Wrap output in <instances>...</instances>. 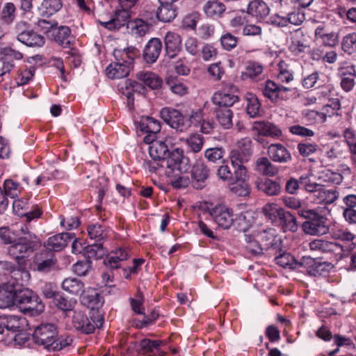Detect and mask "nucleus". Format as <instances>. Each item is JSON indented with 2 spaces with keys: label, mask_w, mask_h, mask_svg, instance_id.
Segmentation results:
<instances>
[{
  "label": "nucleus",
  "mask_w": 356,
  "mask_h": 356,
  "mask_svg": "<svg viewBox=\"0 0 356 356\" xmlns=\"http://www.w3.org/2000/svg\"><path fill=\"white\" fill-rule=\"evenodd\" d=\"M191 174L193 187L195 189H202L206 186L210 175V170L202 159H197L192 167Z\"/></svg>",
  "instance_id": "obj_5"
},
{
  "label": "nucleus",
  "mask_w": 356,
  "mask_h": 356,
  "mask_svg": "<svg viewBox=\"0 0 356 356\" xmlns=\"http://www.w3.org/2000/svg\"><path fill=\"white\" fill-rule=\"evenodd\" d=\"M160 117L172 128L182 130L184 124V117L178 110L170 107L163 108L160 111Z\"/></svg>",
  "instance_id": "obj_11"
},
{
  "label": "nucleus",
  "mask_w": 356,
  "mask_h": 356,
  "mask_svg": "<svg viewBox=\"0 0 356 356\" xmlns=\"http://www.w3.org/2000/svg\"><path fill=\"white\" fill-rule=\"evenodd\" d=\"M20 42L31 47H42L45 42L44 36L37 33L33 30H30L23 37H21Z\"/></svg>",
  "instance_id": "obj_39"
},
{
  "label": "nucleus",
  "mask_w": 356,
  "mask_h": 356,
  "mask_svg": "<svg viewBox=\"0 0 356 356\" xmlns=\"http://www.w3.org/2000/svg\"><path fill=\"white\" fill-rule=\"evenodd\" d=\"M15 232L17 233V241H18L15 245H36L41 243L36 235L30 232L28 226L25 224H16Z\"/></svg>",
  "instance_id": "obj_15"
},
{
  "label": "nucleus",
  "mask_w": 356,
  "mask_h": 356,
  "mask_svg": "<svg viewBox=\"0 0 356 356\" xmlns=\"http://www.w3.org/2000/svg\"><path fill=\"white\" fill-rule=\"evenodd\" d=\"M34 262L38 271L48 273L56 269L57 259L52 250H44L35 255Z\"/></svg>",
  "instance_id": "obj_8"
},
{
  "label": "nucleus",
  "mask_w": 356,
  "mask_h": 356,
  "mask_svg": "<svg viewBox=\"0 0 356 356\" xmlns=\"http://www.w3.org/2000/svg\"><path fill=\"white\" fill-rule=\"evenodd\" d=\"M161 343V341H152L148 339H144L140 341L139 347L140 352L142 353H148L154 351V349L158 350Z\"/></svg>",
  "instance_id": "obj_59"
},
{
  "label": "nucleus",
  "mask_w": 356,
  "mask_h": 356,
  "mask_svg": "<svg viewBox=\"0 0 356 356\" xmlns=\"http://www.w3.org/2000/svg\"><path fill=\"white\" fill-rule=\"evenodd\" d=\"M169 152L167 145L161 141L154 142L149 147V154L150 157L154 161H161L165 159V155Z\"/></svg>",
  "instance_id": "obj_36"
},
{
  "label": "nucleus",
  "mask_w": 356,
  "mask_h": 356,
  "mask_svg": "<svg viewBox=\"0 0 356 356\" xmlns=\"http://www.w3.org/2000/svg\"><path fill=\"white\" fill-rule=\"evenodd\" d=\"M25 318L15 315L0 316V334H3V329L8 331L19 332L22 329Z\"/></svg>",
  "instance_id": "obj_17"
},
{
  "label": "nucleus",
  "mask_w": 356,
  "mask_h": 356,
  "mask_svg": "<svg viewBox=\"0 0 356 356\" xmlns=\"http://www.w3.org/2000/svg\"><path fill=\"white\" fill-rule=\"evenodd\" d=\"M275 261L277 264L280 266H282L283 268H289L290 269H296L298 266H302L304 263L312 265L314 262V259L309 257H303V261L298 262L291 255V254L282 252L281 249L279 250V254L276 256Z\"/></svg>",
  "instance_id": "obj_12"
},
{
  "label": "nucleus",
  "mask_w": 356,
  "mask_h": 356,
  "mask_svg": "<svg viewBox=\"0 0 356 356\" xmlns=\"http://www.w3.org/2000/svg\"><path fill=\"white\" fill-rule=\"evenodd\" d=\"M234 172L232 173L233 184L236 182H245L248 178L247 169L243 165L233 166Z\"/></svg>",
  "instance_id": "obj_63"
},
{
  "label": "nucleus",
  "mask_w": 356,
  "mask_h": 356,
  "mask_svg": "<svg viewBox=\"0 0 356 356\" xmlns=\"http://www.w3.org/2000/svg\"><path fill=\"white\" fill-rule=\"evenodd\" d=\"M277 218L280 220V223L285 232H296L298 229L296 218L289 211L282 208L278 211Z\"/></svg>",
  "instance_id": "obj_32"
},
{
  "label": "nucleus",
  "mask_w": 356,
  "mask_h": 356,
  "mask_svg": "<svg viewBox=\"0 0 356 356\" xmlns=\"http://www.w3.org/2000/svg\"><path fill=\"white\" fill-rule=\"evenodd\" d=\"M248 155L245 152H243L239 149H234L230 152L229 158L233 166L243 165L248 160Z\"/></svg>",
  "instance_id": "obj_61"
},
{
  "label": "nucleus",
  "mask_w": 356,
  "mask_h": 356,
  "mask_svg": "<svg viewBox=\"0 0 356 356\" xmlns=\"http://www.w3.org/2000/svg\"><path fill=\"white\" fill-rule=\"evenodd\" d=\"M44 309V305L38 295L33 296L24 307L22 309L24 312H29L33 316H38L41 314Z\"/></svg>",
  "instance_id": "obj_45"
},
{
  "label": "nucleus",
  "mask_w": 356,
  "mask_h": 356,
  "mask_svg": "<svg viewBox=\"0 0 356 356\" xmlns=\"http://www.w3.org/2000/svg\"><path fill=\"white\" fill-rule=\"evenodd\" d=\"M255 170L264 176L275 177L279 173V168L273 164L267 157H260L255 163Z\"/></svg>",
  "instance_id": "obj_23"
},
{
  "label": "nucleus",
  "mask_w": 356,
  "mask_h": 356,
  "mask_svg": "<svg viewBox=\"0 0 356 356\" xmlns=\"http://www.w3.org/2000/svg\"><path fill=\"white\" fill-rule=\"evenodd\" d=\"M209 213L213 221L222 229H229L234 222L233 211L225 205L215 206Z\"/></svg>",
  "instance_id": "obj_6"
},
{
  "label": "nucleus",
  "mask_w": 356,
  "mask_h": 356,
  "mask_svg": "<svg viewBox=\"0 0 356 356\" xmlns=\"http://www.w3.org/2000/svg\"><path fill=\"white\" fill-rule=\"evenodd\" d=\"M62 8L60 0H44L41 4L42 17H49L57 13Z\"/></svg>",
  "instance_id": "obj_46"
},
{
  "label": "nucleus",
  "mask_w": 356,
  "mask_h": 356,
  "mask_svg": "<svg viewBox=\"0 0 356 356\" xmlns=\"http://www.w3.org/2000/svg\"><path fill=\"white\" fill-rule=\"evenodd\" d=\"M72 323L77 331L88 334L92 333L96 327L102 325L103 319L101 318L95 321L92 318H89L84 312L75 310L72 316Z\"/></svg>",
  "instance_id": "obj_4"
},
{
  "label": "nucleus",
  "mask_w": 356,
  "mask_h": 356,
  "mask_svg": "<svg viewBox=\"0 0 356 356\" xmlns=\"http://www.w3.org/2000/svg\"><path fill=\"white\" fill-rule=\"evenodd\" d=\"M186 143L193 152H199L203 146V138L199 134H194L187 139Z\"/></svg>",
  "instance_id": "obj_62"
},
{
  "label": "nucleus",
  "mask_w": 356,
  "mask_h": 356,
  "mask_svg": "<svg viewBox=\"0 0 356 356\" xmlns=\"http://www.w3.org/2000/svg\"><path fill=\"white\" fill-rule=\"evenodd\" d=\"M62 289L72 294H79L83 291V283L76 278H66L62 282Z\"/></svg>",
  "instance_id": "obj_44"
},
{
  "label": "nucleus",
  "mask_w": 356,
  "mask_h": 356,
  "mask_svg": "<svg viewBox=\"0 0 356 356\" xmlns=\"http://www.w3.org/2000/svg\"><path fill=\"white\" fill-rule=\"evenodd\" d=\"M263 95L270 99L273 102H276L279 99L278 84L271 80H267L262 88Z\"/></svg>",
  "instance_id": "obj_49"
},
{
  "label": "nucleus",
  "mask_w": 356,
  "mask_h": 356,
  "mask_svg": "<svg viewBox=\"0 0 356 356\" xmlns=\"http://www.w3.org/2000/svg\"><path fill=\"white\" fill-rule=\"evenodd\" d=\"M3 194L6 197L9 196L11 198H15L20 191V185L12 179H6L3 183Z\"/></svg>",
  "instance_id": "obj_56"
},
{
  "label": "nucleus",
  "mask_w": 356,
  "mask_h": 356,
  "mask_svg": "<svg viewBox=\"0 0 356 356\" xmlns=\"http://www.w3.org/2000/svg\"><path fill=\"white\" fill-rule=\"evenodd\" d=\"M315 39L325 47H333L338 43V35L334 32L327 33L324 27L319 26L315 30Z\"/></svg>",
  "instance_id": "obj_24"
},
{
  "label": "nucleus",
  "mask_w": 356,
  "mask_h": 356,
  "mask_svg": "<svg viewBox=\"0 0 356 356\" xmlns=\"http://www.w3.org/2000/svg\"><path fill=\"white\" fill-rule=\"evenodd\" d=\"M290 49L296 55L304 53L309 49V46L306 44L303 38V33L300 30H296L291 36V44Z\"/></svg>",
  "instance_id": "obj_34"
},
{
  "label": "nucleus",
  "mask_w": 356,
  "mask_h": 356,
  "mask_svg": "<svg viewBox=\"0 0 356 356\" xmlns=\"http://www.w3.org/2000/svg\"><path fill=\"white\" fill-rule=\"evenodd\" d=\"M162 49L160 39L154 38L149 40L143 51V57L147 63H154L159 58Z\"/></svg>",
  "instance_id": "obj_18"
},
{
  "label": "nucleus",
  "mask_w": 356,
  "mask_h": 356,
  "mask_svg": "<svg viewBox=\"0 0 356 356\" xmlns=\"http://www.w3.org/2000/svg\"><path fill=\"white\" fill-rule=\"evenodd\" d=\"M338 197L337 193L334 190H326L322 186L318 191H316V195L313 198L316 204L325 203L330 204L333 203Z\"/></svg>",
  "instance_id": "obj_40"
},
{
  "label": "nucleus",
  "mask_w": 356,
  "mask_h": 356,
  "mask_svg": "<svg viewBox=\"0 0 356 356\" xmlns=\"http://www.w3.org/2000/svg\"><path fill=\"white\" fill-rule=\"evenodd\" d=\"M139 127L142 131L146 133H159L161 128L160 122L149 116L141 117Z\"/></svg>",
  "instance_id": "obj_38"
},
{
  "label": "nucleus",
  "mask_w": 356,
  "mask_h": 356,
  "mask_svg": "<svg viewBox=\"0 0 356 356\" xmlns=\"http://www.w3.org/2000/svg\"><path fill=\"white\" fill-rule=\"evenodd\" d=\"M238 40V37L230 33H226L220 37V42L223 49L231 51L236 47Z\"/></svg>",
  "instance_id": "obj_55"
},
{
  "label": "nucleus",
  "mask_w": 356,
  "mask_h": 356,
  "mask_svg": "<svg viewBox=\"0 0 356 356\" xmlns=\"http://www.w3.org/2000/svg\"><path fill=\"white\" fill-rule=\"evenodd\" d=\"M57 337V327L53 323L41 324L35 328L33 332L35 343L43 346L48 350Z\"/></svg>",
  "instance_id": "obj_3"
},
{
  "label": "nucleus",
  "mask_w": 356,
  "mask_h": 356,
  "mask_svg": "<svg viewBox=\"0 0 356 356\" xmlns=\"http://www.w3.org/2000/svg\"><path fill=\"white\" fill-rule=\"evenodd\" d=\"M138 51L134 47H129L123 50L115 49L113 56L115 60H120L122 63L129 64L133 67L134 60L138 56Z\"/></svg>",
  "instance_id": "obj_30"
},
{
  "label": "nucleus",
  "mask_w": 356,
  "mask_h": 356,
  "mask_svg": "<svg viewBox=\"0 0 356 356\" xmlns=\"http://www.w3.org/2000/svg\"><path fill=\"white\" fill-rule=\"evenodd\" d=\"M166 165L171 170H178L180 172H187L190 167L188 158L184 156V151L176 148L168 152L166 158Z\"/></svg>",
  "instance_id": "obj_7"
},
{
  "label": "nucleus",
  "mask_w": 356,
  "mask_h": 356,
  "mask_svg": "<svg viewBox=\"0 0 356 356\" xmlns=\"http://www.w3.org/2000/svg\"><path fill=\"white\" fill-rule=\"evenodd\" d=\"M54 302L58 309L63 311L65 314L74 310L76 305V300L74 298H67L60 293L55 297Z\"/></svg>",
  "instance_id": "obj_43"
},
{
  "label": "nucleus",
  "mask_w": 356,
  "mask_h": 356,
  "mask_svg": "<svg viewBox=\"0 0 356 356\" xmlns=\"http://www.w3.org/2000/svg\"><path fill=\"white\" fill-rule=\"evenodd\" d=\"M72 342V339L66 337H58L55 338L54 341L51 343V346L49 348V350H53V351H59L64 348L70 346Z\"/></svg>",
  "instance_id": "obj_64"
},
{
  "label": "nucleus",
  "mask_w": 356,
  "mask_h": 356,
  "mask_svg": "<svg viewBox=\"0 0 356 356\" xmlns=\"http://www.w3.org/2000/svg\"><path fill=\"white\" fill-rule=\"evenodd\" d=\"M72 252L74 254H82L89 264L90 259H100L105 254L104 246H72Z\"/></svg>",
  "instance_id": "obj_19"
},
{
  "label": "nucleus",
  "mask_w": 356,
  "mask_h": 356,
  "mask_svg": "<svg viewBox=\"0 0 356 356\" xmlns=\"http://www.w3.org/2000/svg\"><path fill=\"white\" fill-rule=\"evenodd\" d=\"M134 80L127 79L118 84L119 90L127 97V106L129 108L134 106Z\"/></svg>",
  "instance_id": "obj_48"
},
{
  "label": "nucleus",
  "mask_w": 356,
  "mask_h": 356,
  "mask_svg": "<svg viewBox=\"0 0 356 356\" xmlns=\"http://www.w3.org/2000/svg\"><path fill=\"white\" fill-rule=\"evenodd\" d=\"M230 190L231 191L240 197H248L250 193V188L248 183L245 182H236Z\"/></svg>",
  "instance_id": "obj_60"
},
{
  "label": "nucleus",
  "mask_w": 356,
  "mask_h": 356,
  "mask_svg": "<svg viewBox=\"0 0 356 356\" xmlns=\"http://www.w3.org/2000/svg\"><path fill=\"white\" fill-rule=\"evenodd\" d=\"M252 131L258 135L277 138L282 135L281 130L275 124L267 121H256L253 123Z\"/></svg>",
  "instance_id": "obj_20"
},
{
  "label": "nucleus",
  "mask_w": 356,
  "mask_h": 356,
  "mask_svg": "<svg viewBox=\"0 0 356 356\" xmlns=\"http://www.w3.org/2000/svg\"><path fill=\"white\" fill-rule=\"evenodd\" d=\"M230 90L226 88L215 92L212 97V102L218 108H229L238 101V96L236 95V88L234 86H230Z\"/></svg>",
  "instance_id": "obj_9"
},
{
  "label": "nucleus",
  "mask_w": 356,
  "mask_h": 356,
  "mask_svg": "<svg viewBox=\"0 0 356 356\" xmlns=\"http://www.w3.org/2000/svg\"><path fill=\"white\" fill-rule=\"evenodd\" d=\"M15 284L0 286V308H6L14 305Z\"/></svg>",
  "instance_id": "obj_31"
},
{
  "label": "nucleus",
  "mask_w": 356,
  "mask_h": 356,
  "mask_svg": "<svg viewBox=\"0 0 356 356\" xmlns=\"http://www.w3.org/2000/svg\"><path fill=\"white\" fill-rule=\"evenodd\" d=\"M129 26L131 28L132 34L139 37L145 35L148 31L147 24L140 19L131 22Z\"/></svg>",
  "instance_id": "obj_54"
},
{
  "label": "nucleus",
  "mask_w": 356,
  "mask_h": 356,
  "mask_svg": "<svg viewBox=\"0 0 356 356\" xmlns=\"http://www.w3.org/2000/svg\"><path fill=\"white\" fill-rule=\"evenodd\" d=\"M16 16V7L12 2L6 3L0 11V19L6 25L11 24Z\"/></svg>",
  "instance_id": "obj_42"
},
{
  "label": "nucleus",
  "mask_w": 356,
  "mask_h": 356,
  "mask_svg": "<svg viewBox=\"0 0 356 356\" xmlns=\"http://www.w3.org/2000/svg\"><path fill=\"white\" fill-rule=\"evenodd\" d=\"M269 157L276 163H285L292 159L289 151L282 144H271L268 147Z\"/></svg>",
  "instance_id": "obj_16"
},
{
  "label": "nucleus",
  "mask_w": 356,
  "mask_h": 356,
  "mask_svg": "<svg viewBox=\"0 0 356 356\" xmlns=\"http://www.w3.org/2000/svg\"><path fill=\"white\" fill-rule=\"evenodd\" d=\"M341 47L348 54L355 53L356 51V33H350L343 36Z\"/></svg>",
  "instance_id": "obj_51"
},
{
  "label": "nucleus",
  "mask_w": 356,
  "mask_h": 356,
  "mask_svg": "<svg viewBox=\"0 0 356 356\" xmlns=\"http://www.w3.org/2000/svg\"><path fill=\"white\" fill-rule=\"evenodd\" d=\"M215 113L217 121L223 129H228L232 127L233 113L230 108H217Z\"/></svg>",
  "instance_id": "obj_37"
},
{
  "label": "nucleus",
  "mask_w": 356,
  "mask_h": 356,
  "mask_svg": "<svg viewBox=\"0 0 356 356\" xmlns=\"http://www.w3.org/2000/svg\"><path fill=\"white\" fill-rule=\"evenodd\" d=\"M0 269H6L9 271L11 273V277L16 281L17 284H24L30 277L27 270L13 268V264L10 262L1 261Z\"/></svg>",
  "instance_id": "obj_28"
},
{
  "label": "nucleus",
  "mask_w": 356,
  "mask_h": 356,
  "mask_svg": "<svg viewBox=\"0 0 356 356\" xmlns=\"http://www.w3.org/2000/svg\"><path fill=\"white\" fill-rule=\"evenodd\" d=\"M247 13L255 17L262 19L268 15L270 8L264 1L254 0L248 4Z\"/></svg>",
  "instance_id": "obj_33"
},
{
  "label": "nucleus",
  "mask_w": 356,
  "mask_h": 356,
  "mask_svg": "<svg viewBox=\"0 0 356 356\" xmlns=\"http://www.w3.org/2000/svg\"><path fill=\"white\" fill-rule=\"evenodd\" d=\"M82 245L83 242L75 236L74 233L64 232L49 238L47 245Z\"/></svg>",
  "instance_id": "obj_29"
},
{
  "label": "nucleus",
  "mask_w": 356,
  "mask_h": 356,
  "mask_svg": "<svg viewBox=\"0 0 356 356\" xmlns=\"http://www.w3.org/2000/svg\"><path fill=\"white\" fill-rule=\"evenodd\" d=\"M318 147V145L314 143H300L297 145L299 154L303 157H307L313 154L317 151Z\"/></svg>",
  "instance_id": "obj_58"
},
{
  "label": "nucleus",
  "mask_w": 356,
  "mask_h": 356,
  "mask_svg": "<svg viewBox=\"0 0 356 356\" xmlns=\"http://www.w3.org/2000/svg\"><path fill=\"white\" fill-rule=\"evenodd\" d=\"M131 11L126 9H121L115 11V15L108 21H99V24L110 31H117L121 27L127 26L131 22Z\"/></svg>",
  "instance_id": "obj_10"
},
{
  "label": "nucleus",
  "mask_w": 356,
  "mask_h": 356,
  "mask_svg": "<svg viewBox=\"0 0 356 356\" xmlns=\"http://www.w3.org/2000/svg\"><path fill=\"white\" fill-rule=\"evenodd\" d=\"M35 295V293L27 288L19 289L15 287L14 305H16L22 310Z\"/></svg>",
  "instance_id": "obj_41"
},
{
  "label": "nucleus",
  "mask_w": 356,
  "mask_h": 356,
  "mask_svg": "<svg viewBox=\"0 0 356 356\" xmlns=\"http://www.w3.org/2000/svg\"><path fill=\"white\" fill-rule=\"evenodd\" d=\"M160 4L156 10V18L165 23L173 20L177 15V8L173 3H160Z\"/></svg>",
  "instance_id": "obj_25"
},
{
  "label": "nucleus",
  "mask_w": 356,
  "mask_h": 356,
  "mask_svg": "<svg viewBox=\"0 0 356 356\" xmlns=\"http://www.w3.org/2000/svg\"><path fill=\"white\" fill-rule=\"evenodd\" d=\"M132 69L129 64L115 60L106 68V73L110 79H122L127 76Z\"/></svg>",
  "instance_id": "obj_22"
},
{
  "label": "nucleus",
  "mask_w": 356,
  "mask_h": 356,
  "mask_svg": "<svg viewBox=\"0 0 356 356\" xmlns=\"http://www.w3.org/2000/svg\"><path fill=\"white\" fill-rule=\"evenodd\" d=\"M129 254L126 248L119 247L111 251L104 260V264L111 270L118 269L121 267L122 262L127 260Z\"/></svg>",
  "instance_id": "obj_13"
},
{
  "label": "nucleus",
  "mask_w": 356,
  "mask_h": 356,
  "mask_svg": "<svg viewBox=\"0 0 356 356\" xmlns=\"http://www.w3.org/2000/svg\"><path fill=\"white\" fill-rule=\"evenodd\" d=\"M225 5L219 0H210L207 1L203 6L204 14L211 18H218L225 12Z\"/></svg>",
  "instance_id": "obj_26"
},
{
  "label": "nucleus",
  "mask_w": 356,
  "mask_h": 356,
  "mask_svg": "<svg viewBox=\"0 0 356 356\" xmlns=\"http://www.w3.org/2000/svg\"><path fill=\"white\" fill-rule=\"evenodd\" d=\"M298 213L307 219L302 224V229L306 234L314 236L327 233L329 227L326 225V218L315 210L302 208L298 211Z\"/></svg>",
  "instance_id": "obj_2"
},
{
  "label": "nucleus",
  "mask_w": 356,
  "mask_h": 356,
  "mask_svg": "<svg viewBox=\"0 0 356 356\" xmlns=\"http://www.w3.org/2000/svg\"><path fill=\"white\" fill-rule=\"evenodd\" d=\"M225 150L222 147H211L204 152V156L209 161L216 163L223 158Z\"/></svg>",
  "instance_id": "obj_57"
},
{
  "label": "nucleus",
  "mask_w": 356,
  "mask_h": 356,
  "mask_svg": "<svg viewBox=\"0 0 356 356\" xmlns=\"http://www.w3.org/2000/svg\"><path fill=\"white\" fill-rule=\"evenodd\" d=\"M37 26L40 31L54 40L63 48H70L73 41L70 29L67 26H58L55 21L39 19Z\"/></svg>",
  "instance_id": "obj_1"
},
{
  "label": "nucleus",
  "mask_w": 356,
  "mask_h": 356,
  "mask_svg": "<svg viewBox=\"0 0 356 356\" xmlns=\"http://www.w3.org/2000/svg\"><path fill=\"white\" fill-rule=\"evenodd\" d=\"M247 101L246 112L251 118H255L259 115L261 104L257 96L252 93L245 95Z\"/></svg>",
  "instance_id": "obj_47"
},
{
  "label": "nucleus",
  "mask_w": 356,
  "mask_h": 356,
  "mask_svg": "<svg viewBox=\"0 0 356 356\" xmlns=\"http://www.w3.org/2000/svg\"><path fill=\"white\" fill-rule=\"evenodd\" d=\"M255 186L258 191L269 196L277 195L281 191L280 183L268 178H258Z\"/></svg>",
  "instance_id": "obj_21"
},
{
  "label": "nucleus",
  "mask_w": 356,
  "mask_h": 356,
  "mask_svg": "<svg viewBox=\"0 0 356 356\" xmlns=\"http://www.w3.org/2000/svg\"><path fill=\"white\" fill-rule=\"evenodd\" d=\"M164 44L167 55L172 58L181 49V38L178 33L168 31L164 37Z\"/></svg>",
  "instance_id": "obj_14"
},
{
  "label": "nucleus",
  "mask_w": 356,
  "mask_h": 356,
  "mask_svg": "<svg viewBox=\"0 0 356 356\" xmlns=\"http://www.w3.org/2000/svg\"><path fill=\"white\" fill-rule=\"evenodd\" d=\"M263 70L264 67L262 65L254 61H250L248 63L245 71L243 73L242 76L243 79L246 77L253 79L261 74Z\"/></svg>",
  "instance_id": "obj_53"
},
{
  "label": "nucleus",
  "mask_w": 356,
  "mask_h": 356,
  "mask_svg": "<svg viewBox=\"0 0 356 356\" xmlns=\"http://www.w3.org/2000/svg\"><path fill=\"white\" fill-rule=\"evenodd\" d=\"M256 243H266V245H278L282 243L281 238L277 235L274 229H264L256 235Z\"/></svg>",
  "instance_id": "obj_35"
},
{
  "label": "nucleus",
  "mask_w": 356,
  "mask_h": 356,
  "mask_svg": "<svg viewBox=\"0 0 356 356\" xmlns=\"http://www.w3.org/2000/svg\"><path fill=\"white\" fill-rule=\"evenodd\" d=\"M136 76L138 81L153 90L160 88L162 83L161 79L152 72L140 71Z\"/></svg>",
  "instance_id": "obj_27"
},
{
  "label": "nucleus",
  "mask_w": 356,
  "mask_h": 356,
  "mask_svg": "<svg viewBox=\"0 0 356 356\" xmlns=\"http://www.w3.org/2000/svg\"><path fill=\"white\" fill-rule=\"evenodd\" d=\"M165 83L170 88V90L176 95L183 96L188 92L187 87L184 83L178 81L175 77H168Z\"/></svg>",
  "instance_id": "obj_50"
},
{
  "label": "nucleus",
  "mask_w": 356,
  "mask_h": 356,
  "mask_svg": "<svg viewBox=\"0 0 356 356\" xmlns=\"http://www.w3.org/2000/svg\"><path fill=\"white\" fill-rule=\"evenodd\" d=\"M33 251L32 246H10L8 250L19 261L30 255Z\"/></svg>",
  "instance_id": "obj_52"
}]
</instances>
